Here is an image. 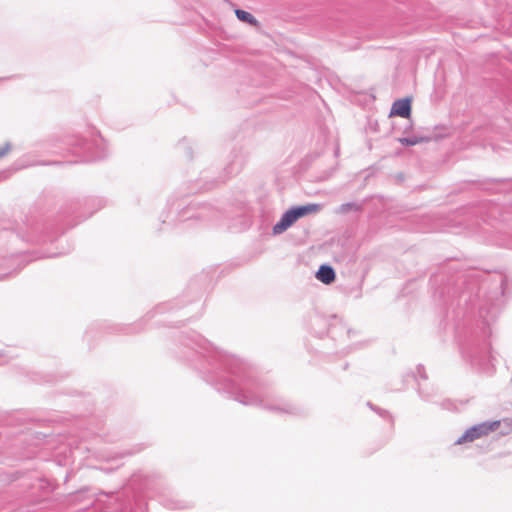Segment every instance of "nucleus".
<instances>
[{
    "mask_svg": "<svg viewBox=\"0 0 512 512\" xmlns=\"http://www.w3.org/2000/svg\"><path fill=\"white\" fill-rule=\"evenodd\" d=\"M294 212L296 213L298 219L319 212L322 209V205L318 203H308L306 205L293 206Z\"/></svg>",
    "mask_w": 512,
    "mask_h": 512,
    "instance_id": "6",
    "label": "nucleus"
},
{
    "mask_svg": "<svg viewBox=\"0 0 512 512\" xmlns=\"http://www.w3.org/2000/svg\"><path fill=\"white\" fill-rule=\"evenodd\" d=\"M417 372H418L419 376H420L422 379H424V380H426V379H427V376H426V373H425V370H424V367H423V366L419 365V366L417 367Z\"/></svg>",
    "mask_w": 512,
    "mask_h": 512,
    "instance_id": "11",
    "label": "nucleus"
},
{
    "mask_svg": "<svg viewBox=\"0 0 512 512\" xmlns=\"http://www.w3.org/2000/svg\"><path fill=\"white\" fill-rule=\"evenodd\" d=\"M354 206L353 203H345V204H342L339 209H338V212L340 213H346L348 212L352 207Z\"/></svg>",
    "mask_w": 512,
    "mask_h": 512,
    "instance_id": "9",
    "label": "nucleus"
},
{
    "mask_svg": "<svg viewBox=\"0 0 512 512\" xmlns=\"http://www.w3.org/2000/svg\"><path fill=\"white\" fill-rule=\"evenodd\" d=\"M104 156H105V154H104V153H102V154H99V155L95 156V159H101V158H103Z\"/></svg>",
    "mask_w": 512,
    "mask_h": 512,
    "instance_id": "13",
    "label": "nucleus"
},
{
    "mask_svg": "<svg viewBox=\"0 0 512 512\" xmlns=\"http://www.w3.org/2000/svg\"><path fill=\"white\" fill-rule=\"evenodd\" d=\"M335 277V271L330 265L323 264L316 272V278L326 285L331 284Z\"/></svg>",
    "mask_w": 512,
    "mask_h": 512,
    "instance_id": "5",
    "label": "nucleus"
},
{
    "mask_svg": "<svg viewBox=\"0 0 512 512\" xmlns=\"http://www.w3.org/2000/svg\"><path fill=\"white\" fill-rule=\"evenodd\" d=\"M419 394L421 395L422 398L428 400L429 399V396L426 395L424 392H423V388L421 387V385H419Z\"/></svg>",
    "mask_w": 512,
    "mask_h": 512,
    "instance_id": "12",
    "label": "nucleus"
},
{
    "mask_svg": "<svg viewBox=\"0 0 512 512\" xmlns=\"http://www.w3.org/2000/svg\"><path fill=\"white\" fill-rule=\"evenodd\" d=\"M223 366L233 378L225 379L219 389L234 396L235 400L244 405H259L271 411L296 414L297 409L289 403L268 405L263 395L253 385L245 382L246 366L236 359H223Z\"/></svg>",
    "mask_w": 512,
    "mask_h": 512,
    "instance_id": "1",
    "label": "nucleus"
},
{
    "mask_svg": "<svg viewBox=\"0 0 512 512\" xmlns=\"http://www.w3.org/2000/svg\"><path fill=\"white\" fill-rule=\"evenodd\" d=\"M2 356V353L0 352V357Z\"/></svg>",
    "mask_w": 512,
    "mask_h": 512,
    "instance_id": "14",
    "label": "nucleus"
},
{
    "mask_svg": "<svg viewBox=\"0 0 512 512\" xmlns=\"http://www.w3.org/2000/svg\"><path fill=\"white\" fill-rule=\"evenodd\" d=\"M391 115H397L403 118L409 117L411 114V102L409 98L396 100L391 108Z\"/></svg>",
    "mask_w": 512,
    "mask_h": 512,
    "instance_id": "4",
    "label": "nucleus"
},
{
    "mask_svg": "<svg viewBox=\"0 0 512 512\" xmlns=\"http://www.w3.org/2000/svg\"><path fill=\"white\" fill-rule=\"evenodd\" d=\"M298 217L291 207L281 216L280 220L273 226L272 232L274 235H279L285 232L289 227H291L296 221Z\"/></svg>",
    "mask_w": 512,
    "mask_h": 512,
    "instance_id": "3",
    "label": "nucleus"
},
{
    "mask_svg": "<svg viewBox=\"0 0 512 512\" xmlns=\"http://www.w3.org/2000/svg\"><path fill=\"white\" fill-rule=\"evenodd\" d=\"M236 17L243 22L249 23L251 25H256L257 20L256 18L249 12L242 10V9H236L235 10Z\"/></svg>",
    "mask_w": 512,
    "mask_h": 512,
    "instance_id": "8",
    "label": "nucleus"
},
{
    "mask_svg": "<svg viewBox=\"0 0 512 512\" xmlns=\"http://www.w3.org/2000/svg\"><path fill=\"white\" fill-rule=\"evenodd\" d=\"M430 139L431 138L428 137V136L412 135V136H408V137L399 138V142L402 145L414 146V145L419 144V143L428 142V141H430Z\"/></svg>",
    "mask_w": 512,
    "mask_h": 512,
    "instance_id": "7",
    "label": "nucleus"
},
{
    "mask_svg": "<svg viewBox=\"0 0 512 512\" xmlns=\"http://www.w3.org/2000/svg\"><path fill=\"white\" fill-rule=\"evenodd\" d=\"M11 145L10 143H5L3 147H0V158L7 154V152L10 150Z\"/></svg>",
    "mask_w": 512,
    "mask_h": 512,
    "instance_id": "10",
    "label": "nucleus"
},
{
    "mask_svg": "<svg viewBox=\"0 0 512 512\" xmlns=\"http://www.w3.org/2000/svg\"><path fill=\"white\" fill-rule=\"evenodd\" d=\"M499 426L498 421L493 422H482L468 428L457 440L455 445H462L465 443L473 442L474 440L480 439L483 436L488 435L490 432L495 431Z\"/></svg>",
    "mask_w": 512,
    "mask_h": 512,
    "instance_id": "2",
    "label": "nucleus"
}]
</instances>
